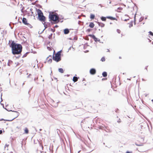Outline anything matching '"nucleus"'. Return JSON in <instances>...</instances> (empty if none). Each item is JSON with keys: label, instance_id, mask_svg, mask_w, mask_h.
Returning a JSON list of instances; mask_svg holds the SVG:
<instances>
[{"label": "nucleus", "instance_id": "obj_29", "mask_svg": "<svg viewBox=\"0 0 153 153\" xmlns=\"http://www.w3.org/2000/svg\"><path fill=\"white\" fill-rule=\"evenodd\" d=\"M8 146V145H7V144H6L5 146V148L6 146L7 147Z\"/></svg>", "mask_w": 153, "mask_h": 153}, {"label": "nucleus", "instance_id": "obj_32", "mask_svg": "<svg viewBox=\"0 0 153 153\" xmlns=\"http://www.w3.org/2000/svg\"><path fill=\"white\" fill-rule=\"evenodd\" d=\"M99 6H100L101 7H102V5H101V4H99Z\"/></svg>", "mask_w": 153, "mask_h": 153}, {"label": "nucleus", "instance_id": "obj_7", "mask_svg": "<svg viewBox=\"0 0 153 153\" xmlns=\"http://www.w3.org/2000/svg\"><path fill=\"white\" fill-rule=\"evenodd\" d=\"M52 61V57H51V58L49 57H47L46 59V61L45 62H48L49 63H51Z\"/></svg>", "mask_w": 153, "mask_h": 153}, {"label": "nucleus", "instance_id": "obj_17", "mask_svg": "<svg viewBox=\"0 0 153 153\" xmlns=\"http://www.w3.org/2000/svg\"><path fill=\"white\" fill-rule=\"evenodd\" d=\"M0 37L2 38L3 37V33L2 31H0Z\"/></svg>", "mask_w": 153, "mask_h": 153}, {"label": "nucleus", "instance_id": "obj_21", "mask_svg": "<svg viewBox=\"0 0 153 153\" xmlns=\"http://www.w3.org/2000/svg\"><path fill=\"white\" fill-rule=\"evenodd\" d=\"M105 59L104 57H102L101 59V61L102 62H104L105 61Z\"/></svg>", "mask_w": 153, "mask_h": 153}, {"label": "nucleus", "instance_id": "obj_9", "mask_svg": "<svg viewBox=\"0 0 153 153\" xmlns=\"http://www.w3.org/2000/svg\"><path fill=\"white\" fill-rule=\"evenodd\" d=\"M69 32V31L68 29H65L64 30V33L65 34H68Z\"/></svg>", "mask_w": 153, "mask_h": 153}, {"label": "nucleus", "instance_id": "obj_34", "mask_svg": "<svg viewBox=\"0 0 153 153\" xmlns=\"http://www.w3.org/2000/svg\"><path fill=\"white\" fill-rule=\"evenodd\" d=\"M107 52H110V51L108 49H107Z\"/></svg>", "mask_w": 153, "mask_h": 153}, {"label": "nucleus", "instance_id": "obj_30", "mask_svg": "<svg viewBox=\"0 0 153 153\" xmlns=\"http://www.w3.org/2000/svg\"><path fill=\"white\" fill-rule=\"evenodd\" d=\"M2 132L1 130H0V134L2 133Z\"/></svg>", "mask_w": 153, "mask_h": 153}, {"label": "nucleus", "instance_id": "obj_2", "mask_svg": "<svg viewBox=\"0 0 153 153\" xmlns=\"http://www.w3.org/2000/svg\"><path fill=\"white\" fill-rule=\"evenodd\" d=\"M50 20L51 21L52 23L56 24L59 22V18L57 14H50L49 16Z\"/></svg>", "mask_w": 153, "mask_h": 153}, {"label": "nucleus", "instance_id": "obj_13", "mask_svg": "<svg viewBox=\"0 0 153 153\" xmlns=\"http://www.w3.org/2000/svg\"><path fill=\"white\" fill-rule=\"evenodd\" d=\"M24 131L25 133L27 134L28 133V130L27 128H25Z\"/></svg>", "mask_w": 153, "mask_h": 153}, {"label": "nucleus", "instance_id": "obj_39", "mask_svg": "<svg viewBox=\"0 0 153 153\" xmlns=\"http://www.w3.org/2000/svg\"><path fill=\"white\" fill-rule=\"evenodd\" d=\"M74 39L76 38H75V37H74Z\"/></svg>", "mask_w": 153, "mask_h": 153}, {"label": "nucleus", "instance_id": "obj_12", "mask_svg": "<svg viewBox=\"0 0 153 153\" xmlns=\"http://www.w3.org/2000/svg\"><path fill=\"white\" fill-rule=\"evenodd\" d=\"M73 80L74 82H76L78 80V78L77 77L74 76Z\"/></svg>", "mask_w": 153, "mask_h": 153}, {"label": "nucleus", "instance_id": "obj_18", "mask_svg": "<svg viewBox=\"0 0 153 153\" xmlns=\"http://www.w3.org/2000/svg\"><path fill=\"white\" fill-rule=\"evenodd\" d=\"M88 36H90L91 38H97L95 37V36L93 35H89Z\"/></svg>", "mask_w": 153, "mask_h": 153}, {"label": "nucleus", "instance_id": "obj_26", "mask_svg": "<svg viewBox=\"0 0 153 153\" xmlns=\"http://www.w3.org/2000/svg\"><path fill=\"white\" fill-rule=\"evenodd\" d=\"M95 42H97V41H100V40H98V39H94Z\"/></svg>", "mask_w": 153, "mask_h": 153}, {"label": "nucleus", "instance_id": "obj_40", "mask_svg": "<svg viewBox=\"0 0 153 153\" xmlns=\"http://www.w3.org/2000/svg\"><path fill=\"white\" fill-rule=\"evenodd\" d=\"M111 3V2H109V3H110V4Z\"/></svg>", "mask_w": 153, "mask_h": 153}, {"label": "nucleus", "instance_id": "obj_14", "mask_svg": "<svg viewBox=\"0 0 153 153\" xmlns=\"http://www.w3.org/2000/svg\"><path fill=\"white\" fill-rule=\"evenodd\" d=\"M102 75L104 77H106L107 76V73L105 72H103L102 73Z\"/></svg>", "mask_w": 153, "mask_h": 153}, {"label": "nucleus", "instance_id": "obj_3", "mask_svg": "<svg viewBox=\"0 0 153 153\" xmlns=\"http://www.w3.org/2000/svg\"><path fill=\"white\" fill-rule=\"evenodd\" d=\"M37 11L39 20L41 21L44 22L45 20V17L44 16L42 11L39 9H38Z\"/></svg>", "mask_w": 153, "mask_h": 153}, {"label": "nucleus", "instance_id": "obj_28", "mask_svg": "<svg viewBox=\"0 0 153 153\" xmlns=\"http://www.w3.org/2000/svg\"><path fill=\"white\" fill-rule=\"evenodd\" d=\"M129 19H125L124 21H126L127 20H128Z\"/></svg>", "mask_w": 153, "mask_h": 153}, {"label": "nucleus", "instance_id": "obj_38", "mask_svg": "<svg viewBox=\"0 0 153 153\" xmlns=\"http://www.w3.org/2000/svg\"><path fill=\"white\" fill-rule=\"evenodd\" d=\"M31 13H32V14L33 13V12H31Z\"/></svg>", "mask_w": 153, "mask_h": 153}, {"label": "nucleus", "instance_id": "obj_4", "mask_svg": "<svg viewBox=\"0 0 153 153\" xmlns=\"http://www.w3.org/2000/svg\"><path fill=\"white\" fill-rule=\"evenodd\" d=\"M61 51L58 52L56 54L55 56H53V59L54 60L58 62L61 60Z\"/></svg>", "mask_w": 153, "mask_h": 153}, {"label": "nucleus", "instance_id": "obj_1", "mask_svg": "<svg viewBox=\"0 0 153 153\" xmlns=\"http://www.w3.org/2000/svg\"><path fill=\"white\" fill-rule=\"evenodd\" d=\"M9 44L11 48L12 53L13 55H18L21 53L22 50V45L16 43L14 41H9Z\"/></svg>", "mask_w": 153, "mask_h": 153}, {"label": "nucleus", "instance_id": "obj_33", "mask_svg": "<svg viewBox=\"0 0 153 153\" xmlns=\"http://www.w3.org/2000/svg\"><path fill=\"white\" fill-rule=\"evenodd\" d=\"M58 27V26L57 25H56L55 26V27Z\"/></svg>", "mask_w": 153, "mask_h": 153}, {"label": "nucleus", "instance_id": "obj_24", "mask_svg": "<svg viewBox=\"0 0 153 153\" xmlns=\"http://www.w3.org/2000/svg\"><path fill=\"white\" fill-rule=\"evenodd\" d=\"M117 31L119 33H120L121 32V31L119 29H117Z\"/></svg>", "mask_w": 153, "mask_h": 153}, {"label": "nucleus", "instance_id": "obj_16", "mask_svg": "<svg viewBox=\"0 0 153 153\" xmlns=\"http://www.w3.org/2000/svg\"><path fill=\"white\" fill-rule=\"evenodd\" d=\"M59 71L62 73H63L64 72V71L62 68H59Z\"/></svg>", "mask_w": 153, "mask_h": 153}, {"label": "nucleus", "instance_id": "obj_5", "mask_svg": "<svg viewBox=\"0 0 153 153\" xmlns=\"http://www.w3.org/2000/svg\"><path fill=\"white\" fill-rule=\"evenodd\" d=\"M32 41L31 40H30L29 39H27L24 42H22V44H24L25 45H30Z\"/></svg>", "mask_w": 153, "mask_h": 153}, {"label": "nucleus", "instance_id": "obj_25", "mask_svg": "<svg viewBox=\"0 0 153 153\" xmlns=\"http://www.w3.org/2000/svg\"><path fill=\"white\" fill-rule=\"evenodd\" d=\"M123 8L121 7H118L117 8V9L119 10H122Z\"/></svg>", "mask_w": 153, "mask_h": 153}, {"label": "nucleus", "instance_id": "obj_23", "mask_svg": "<svg viewBox=\"0 0 153 153\" xmlns=\"http://www.w3.org/2000/svg\"><path fill=\"white\" fill-rule=\"evenodd\" d=\"M149 33L150 35L152 36H153V33L151 31H149Z\"/></svg>", "mask_w": 153, "mask_h": 153}, {"label": "nucleus", "instance_id": "obj_41", "mask_svg": "<svg viewBox=\"0 0 153 153\" xmlns=\"http://www.w3.org/2000/svg\"><path fill=\"white\" fill-rule=\"evenodd\" d=\"M2 96V94H1V97Z\"/></svg>", "mask_w": 153, "mask_h": 153}, {"label": "nucleus", "instance_id": "obj_8", "mask_svg": "<svg viewBox=\"0 0 153 153\" xmlns=\"http://www.w3.org/2000/svg\"><path fill=\"white\" fill-rule=\"evenodd\" d=\"M22 21L23 23L25 25H27L28 24L27 23V19L25 18H23Z\"/></svg>", "mask_w": 153, "mask_h": 153}, {"label": "nucleus", "instance_id": "obj_27", "mask_svg": "<svg viewBox=\"0 0 153 153\" xmlns=\"http://www.w3.org/2000/svg\"><path fill=\"white\" fill-rule=\"evenodd\" d=\"M40 146L41 147L42 150H43V146L42 145H41Z\"/></svg>", "mask_w": 153, "mask_h": 153}, {"label": "nucleus", "instance_id": "obj_11", "mask_svg": "<svg viewBox=\"0 0 153 153\" xmlns=\"http://www.w3.org/2000/svg\"><path fill=\"white\" fill-rule=\"evenodd\" d=\"M94 26V25L93 22H91L89 25V27L91 28H93Z\"/></svg>", "mask_w": 153, "mask_h": 153}, {"label": "nucleus", "instance_id": "obj_22", "mask_svg": "<svg viewBox=\"0 0 153 153\" xmlns=\"http://www.w3.org/2000/svg\"><path fill=\"white\" fill-rule=\"evenodd\" d=\"M15 113L16 114V117H15V118H16V117H17L19 115V113L18 112H15Z\"/></svg>", "mask_w": 153, "mask_h": 153}, {"label": "nucleus", "instance_id": "obj_10", "mask_svg": "<svg viewBox=\"0 0 153 153\" xmlns=\"http://www.w3.org/2000/svg\"><path fill=\"white\" fill-rule=\"evenodd\" d=\"M106 18L111 20H114L116 19V18H114L110 16H107L106 17Z\"/></svg>", "mask_w": 153, "mask_h": 153}, {"label": "nucleus", "instance_id": "obj_15", "mask_svg": "<svg viewBox=\"0 0 153 153\" xmlns=\"http://www.w3.org/2000/svg\"><path fill=\"white\" fill-rule=\"evenodd\" d=\"M106 18V17H105L102 16L101 17V19L102 21H105Z\"/></svg>", "mask_w": 153, "mask_h": 153}, {"label": "nucleus", "instance_id": "obj_20", "mask_svg": "<svg viewBox=\"0 0 153 153\" xmlns=\"http://www.w3.org/2000/svg\"><path fill=\"white\" fill-rule=\"evenodd\" d=\"M95 16L94 15L91 14L90 15V18L93 19L94 18Z\"/></svg>", "mask_w": 153, "mask_h": 153}, {"label": "nucleus", "instance_id": "obj_37", "mask_svg": "<svg viewBox=\"0 0 153 153\" xmlns=\"http://www.w3.org/2000/svg\"><path fill=\"white\" fill-rule=\"evenodd\" d=\"M135 16H134V21H135Z\"/></svg>", "mask_w": 153, "mask_h": 153}, {"label": "nucleus", "instance_id": "obj_31", "mask_svg": "<svg viewBox=\"0 0 153 153\" xmlns=\"http://www.w3.org/2000/svg\"><path fill=\"white\" fill-rule=\"evenodd\" d=\"M131 153V152H128V151H127L126 152V153Z\"/></svg>", "mask_w": 153, "mask_h": 153}, {"label": "nucleus", "instance_id": "obj_36", "mask_svg": "<svg viewBox=\"0 0 153 153\" xmlns=\"http://www.w3.org/2000/svg\"><path fill=\"white\" fill-rule=\"evenodd\" d=\"M32 9H30V10L32 11Z\"/></svg>", "mask_w": 153, "mask_h": 153}, {"label": "nucleus", "instance_id": "obj_6", "mask_svg": "<svg viewBox=\"0 0 153 153\" xmlns=\"http://www.w3.org/2000/svg\"><path fill=\"white\" fill-rule=\"evenodd\" d=\"M90 73L92 75H94L96 73V70L94 68L91 69L90 71Z\"/></svg>", "mask_w": 153, "mask_h": 153}, {"label": "nucleus", "instance_id": "obj_19", "mask_svg": "<svg viewBox=\"0 0 153 153\" xmlns=\"http://www.w3.org/2000/svg\"><path fill=\"white\" fill-rule=\"evenodd\" d=\"M98 23L99 26H100L101 27H103L104 26V24L103 23H102L100 25V23L98 22Z\"/></svg>", "mask_w": 153, "mask_h": 153}, {"label": "nucleus", "instance_id": "obj_35", "mask_svg": "<svg viewBox=\"0 0 153 153\" xmlns=\"http://www.w3.org/2000/svg\"><path fill=\"white\" fill-rule=\"evenodd\" d=\"M147 19V17H146L145 18V19Z\"/></svg>", "mask_w": 153, "mask_h": 153}]
</instances>
